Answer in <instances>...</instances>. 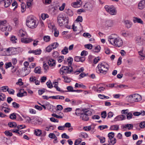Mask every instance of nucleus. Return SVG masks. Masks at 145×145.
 <instances>
[{
  "mask_svg": "<svg viewBox=\"0 0 145 145\" xmlns=\"http://www.w3.org/2000/svg\"><path fill=\"white\" fill-rule=\"evenodd\" d=\"M108 40L111 44L118 47H121L123 44L121 39L115 34L109 36Z\"/></svg>",
  "mask_w": 145,
  "mask_h": 145,
  "instance_id": "f257e3e1",
  "label": "nucleus"
},
{
  "mask_svg": "<svg viewBox=\"0 0 145 145\" xmlns=\"http://www.w3.org/2000/svg\"><path fill=\"white\" fill-rule=\"evenodd\" d=\"M57 22L60 26L63 25H67L69 22L68 18L67 17H65L62 14H60L57 16Z\"/></svg>",
  "mask_w": 145,
  "mask_h": 145,
  "instance_id": "f03ea898",
  "label": "nucleus"
},
{
  "mask_svg": "<svg viewBox=\"0 0 145 145\" xmlns=\"http://www.w3.org/2000/svg\"><path fill=\"white\" fill-rule=\"evenodd\" d=\"M93 111V109H90V110H87L86 108L82 109V113L81 114L80 118L82 120L87 121L89 120V116H91L92 114V111Z\"/></svg>",
  "mask_w": 145,
  "mask_h": 145,
  "instance_id": "7ed1b4c3",
  "label": "nucleus"
},
{
  "mask_svg": "<svg viewBox=\"0 0 145 145\" xmlns=\"http://www.w3.org/2000/svg\"><path fill=\"white\" fill-rule=\"evenodd\" d=\"M97 67L100 73H102L105 74L108 70L109 65L107 63H101L99 64Z\"/></svg>",
  "mask_w": 145,
  "mask_h": 145,
  "instance_id": "20e7f679",
  "label": "nucleus"
},
{
  "mask_svg": "<svg viewBox=\"0 0 145 145\" xmlns=\"http://www.w3.org/2000/svg\"><path fill=\"white\" fill-rule=\"evenodd\" d=\"M26 24L31 29L35 28L37 25L36 21L31 18H29L27 20Z\"/></svg>",
  "mask_w": 145,
  "mask_h": 145,
  "instance_id": "39448f33",
  "label": "nucleus"
},
{
  "mask_svg": "<svg viewBox=\"0 0 145 145\" xmlns=\"http://www.w3.org/2000/svg\"><path fill=\"white\" fill-rule=\"evenodd\" d=\"M72 71L73 68L72 67L63 66L60 69L59 73L61 74H66L71 72Z\"/></svg>",
  "mask_w": 145,
  "mask_h": 145,
  "instance_id": "423d86ee",
  "label": "nucleus"
},
{
  "mask_svg": "<svg viewBox=\"0 0 145 145\" xmlns=\"http://www.w3.org/2000/svg\"><path fill=\"white\" fill-rule=\"evenodd\" d=\"M106 11L111 15H115L116 12L113 7H110L108 5H106L105 7Z\"/></svg>",
  "mask_w": 145,
  "mask_h": 145,
  "instance_id": "0eeeda50",
  "label": "nucleus"
},
{
  "mask_svg": "<svg viewBox=\"0 0 145 145\" xmlns=\"http://www.w3.org/2000/svg\"><path fill=\"white\" fill-rule=\"evenodd\" d=\"M0 29L3 31H10L12 30V28L7 23L5 25L1 27Z\"/></svg>",
  "mask_w": 145,
  "mask_h": 145,
  "instance_id": "6e6552de",
  "label": "nucleus"
},
{
  "mask_svg": "<svg viewBox=\"0 0 145 145\" xmlns=\"http://www.w3.org/2000/svg\"><path fill=\"white\" fill-rule=\"evenodd\" d=\"M84 7L86 10L91 11L93 9V6L91 3L88 2L84 5Z\"/></svg>",
  "mask_w": 145,
  "mask_h": 145,
  "instance_id": "1a4fd4ad",
  "label": "nucleus"
},
{
  "mask_svg": "<svg viewBox=\"0 0 145 145\" xmlns=\"http://www.w3.org/2000/svg\"><path fill=\"white\" fill-rule=\"evenodd\" d=\"M11 48H9L7 49L4 48L2 49L0 52V54L2 56H5L7 55L6 52L9 53L11 51Z\"/></svg>",
  "mask_w": 145,
  "mask_h": 145,
  "instance_id": "9d476101",
  "label": "nucleus"
},
{
  "mask_svg": "<svg viewBox=\"0 0 145 145\" xmlns=\"http://www.w3.org/2000/svg\"><path fill=\"white\" fill-rule=\"evenodd\" d=\"M144 48L142 47L141 50L138 52L139 56V57L141 60L144 59L145 57V55L143 53Z\"/></svg>",
  "mask_w": 145,
  "mask_h": 145,
  "instance_id": "9b49d317",
  "label": "nucleus"
},
{
  "mask_svg": "<svg viewBox=\"0 0 145 145\" xmlns=\"http://www.w3.org/2000/svg\"><path fill=\"white\" fill-rule=\"evenodd\" d=\"M9 127H25V125H17L16 123L14 122H10L8 123Z\"/></svg>",
  "mask_w": 145,
  "mask_h": 145,
  "instance_id": "f8f14e48",
  "label": "nucleus"
},
{
  "mask_svg": "<svg viewBox=\"0 0 145 145\" xmlns=\"http://www.w3.org/2000/svg\"><path fill=\"white\" fill-rule=\"evenodd\" d=\"M41 52V50L40 49H38L35 50H30L29 51V53H33L36 55H39Z\"/></svg>",
  "mask_w": 145,
  "mask_h": 145,
  "instance_id": "ddd939ff",
  "label": "nucleus"
},
{
  "mask_svg": "<svg viewBox=\"0 0 145 145\" xmlns=\"http://www.w3.org/2000/svg\"><path fill=\"white\" fill-rule=\"evenodd\" d=\"M85 59V57H83L76 56L74 57V60L76 62L81 61L82 62H83Z\"/></svg>",
  "mask_w": 145,
  "mask_h": 145,
  "instance_id": "4468645a",
  "label": "nucleus"
},
{
  "mask_svg": "<svg viewBox=\"0 0 145 145\" xmlns=\"http://www.w3.org/2000/svg\"><path fill=\"white\" fill-rule=\"evenodd\" d=\"M21 41L24 43L27 44L31 42L33 40L32 39L30 38H22L21 39Z\"/></svg>",
  "mask_w": 145,
  "mask_h": 145,
  "instance_id": "2eb2a0df",
  "label": "nucleus"
},
{
  "mask_svg": "<svg viewBox=\"0 0 145 145\" xmlns=\"http://www.w3.org/2000/svg\"><path fill=\"white\" fill-rule=\"evenodd\" d=\"M138 7L140 9H142L145 7V0H142L139 3Z\"/></svg>",
  "mask_w": 145,
  "mask_h": 145,
  "instance_id": "dca6fc26",
  "label": "nucleus"
},
{
  "mask_svg": "<svg viewBox=\"0 0 145 145\" xmlns=\"http://www.w3.org/2000/svg\"><path fill=\"white\" fill-rule=\"evenodd\" d=\"M133 97L135 102H137L140 101L142 99L141 96L138 94H135Z\"/></svg>",
  "mask_w": 145,
  "mask_h": 145,
  "instance_id": "f3484780",
  "label": "nucleus"
},
{
  "mask_svg": "<svg viewBox=\"0 0 145 145\" xmlns=\"http://www.w3.org/2000/svg\"><path fill=\"white\" fill-rule=\"evenodd\" d=\"M133 21L134 23H138L141 24H143V22L142 20L137 17H133Z\"/></svg>",
  "mask_w": 145,
  "mask_h": 145,
  "instance_id": "a211bd4d",
  "label": "nucleus"
},
{
  "mask_svg": "<svg viewBox=\"0 0 145 145\" xmlns=\"http://www.w3.org/2000/svg\"><path fill=\"white\" fill-rule=\"evenodd\" d=\"M126 118L125 116L124 115H119L116 117L115 120H122Z\"/></svg>",
  "mask_w": 145,
  "mask_h": 145,
  "instance_id": "6ab92c4d",
  "label": "nucleus"
},
{
  "mask_svg": "<svg viewBox=\"0 0 145 145\" xmlns=\"http://www.w3.org/2000/svg\"><path fill=\"white\" fill-rule=\"evenodd\" d=\"M65 12L69 16H71L73 15V13L72 10L69 8L65 9Z\"/></svg>",
  "mask_w": 145,
  "mask_h": 145,
  "instance_id": "aec40b11",
  "label": "nucleus"
},
{
  "mask_svg": "<svg viewBox=\"0 0 145 145\" xmlns=\"http://www.w3.org/2000/svg\"><path fill=\"white\" fill-rule=\"evenodd\" d=\"M12 0H4L3 3L4 6L5 7H7L9 6Z\"/></svg>",
  "mask_w": 145,
  "mask_h": 145,
  "instance_id": "412c9836",
  "label": "nucleus"
},
{
  "mask_svg": "<svg viewBox=\"0 0 145 145\" xmlns=\"http://www.w3.org/2000/svg\"><path fill=\"white\" fill-rule=\"evenodd\" d=\"M126 98L128 101L129 102L133 103L135 102L133 97V95H130L129 96L127 97Z\"/></svg>",
  "mask_w": 145,
  "mask_h": 145,
  "instance_id": "4be33fe9",
  "label": "nucleus"
},
{
  "mask_svg": "<svg viewBox=\"0 0 145 145\" xmlns=\"http://www.w3.org/2000/svg\"><path fill=\"white\" fill-rule=\"evenodd\" d=\"M82 2L80 3V1H76V2L73 3L72 4V5L74 8H77L80 6V5L81 4Z\"/></svg>",
  "mask_w": 145,
  "mask_h": 145,
  "instance_id": "5701e85b",
  "label": "nucleus"
},
{
  "mask_svg": "<svg viewBox=\"0 0 145 145\" xmlns=\"http://www.w3.org/2000/svg\"><path fill=\"white\" fill-rule=\"evenodd\" d=\"M113 25V22L112 20H107L106 22L105 25L108 27L112 26Z\"/></svg>",
  "mask_w": 145,
  "mask_h": 145,
  "instance_id": "b1692460",
  "label": "nucleus"
},
{
  "mask_svg": "<svg viewBox=\"0 0 145 145\" xmlns=\"http://www.w3.org/2000/svg\"><path fill=\"white\" fill-rule=\"evenodd\" d=\"M48 63L50 66H53L55 65L56 62L54 59H51L48 61Z\"/></svg>",
  "mask_w": 145,
  "mask_h": 145,
  "instance_id": "393cba45",
  "label": "nucleus"
},
{
  "mask_svg": "<svg viewBox=\"0 0 145 145\" xmlns=\"http://www.w3.org/2000/svg\"><path fill=\"white\" fill-rule=\"evenodd\" d=\"M116 142V138H112L109 139L108 140L109 144L113 145L115 144Z\"/></svg>",
  "mask_w": 145,
  "mask_h": 145,
  "instance_id": "a878e982",
  "label": "nucleus"
},
{
  "mask_svg": "<svg viewBox=\"0 0 145 145\" xmlns=\"http://www.w3.org/2000/svg\"><path fill=\"white\" fill-rule=\"evenodd\" d=\"M99 89H97L96 88L95 86H93V89L95 91H96L98 93H100L102 91H103L105 89V88L102 87H99Z\"/></svg>",
  "mask_w": 145,
  "mask_h": 145,
  "instance_id": "bb28decb",
  "label": "nucleus"
},
{
  "mask_svg": "<svg viewBox=\"0 0 145 145\" xmlns=\"http://www.w3.org/2000/svg\"><path fill=\"white\" fill-rule=\"evenodd\" d=\"M125 24L127 28H130L131 25V23L129 20H127L124 21Z\"/></svg>",
  "mask_w": 145,
  "mask_h": 145,
  "instance_id": "cd10ccee",
  "label": "nucleus"
},
{
  "mask_svg": "<svg viewBox=\"0 0 145 145\" xmlns=\"http://www.w3.org/2000/svg\"><path fill=\"white\" fill-rule=\"evenodd\" d=\"M11 131L15 133L16 134L19 135H21L22 134V131L18 129H14Z\"/></svg>",
  "mask_w": 145,
  "mask_h": 145,
  "instance_id": "c85d7f7f",
  "label": "nucleus"
},
{
  "mask_svg": "<svg viewBox=\"0 0 145 145\" xmlns=\"http://www.w3.org/2000/svg\"><path fill=\"white\" fill-rule=\"evenodd\" d=\"M82 109L81 111L79 109H76V110L75 114L76 115L80 116L81 114L82 113Z\"/></svg>",
  "mask_w": 145,
  "mask_h": 145,
  "instance_id": "c756f323",
  "label": "nucleus"
},
{
  "mask_svg": "<svg viewBox=\"0 0 145 145\" xmlns=\"http://www.w3.org/2000/svg\"><path fill=\"white\" fill-rule=\"evenodd\" d=\"M50 37L48 35L44 36L43 37V40L44 41L46 42H48L50 41Z\"/></svg>",
  "mask_w": 145,
  "mask_h": 145,
  "instance_id": "7c9ffc66",
  "label": "nucleus"
},
{
  "mask_svg": "<svg viewBox=\"0 0 145 145\" xmlns=\"http://www.w3.org/2000/svg\"><path fill=\"white\" fill-rule=\"evenodd\" d=\"M21 12L22 13L24 12L26 10V6L24 3L21 4Z\"/></svg>",
  "mask_w": 145,
  "mask_h": 145,
  "instance_id": "2f4dec72",
  "label": "nucleus"
},
{
  "mask_svg": "<svg viewBox=\"0 0 145 145\" xmlns=\"http://www.w3.org/2000/svg\"><path fill=\"white\" fill-rule=\"evenodd\" d=\"M68 52V48L66 46L61 51V53L63 54H66Z\"/></svg>",
  "mask_w": 145,
  "mask_h": 145,
  "instance_id": "473e14b6",
  "label": "nucleus"
},
{
  "mask_svg": "<svg viewBox=\"0 0 145 145\" xmlns=\"http://www.w3.org/2000/svg\"><path fill=\"white\" fill-rule=\"evenodd\" d=\"M136 41L138 43H140L141 44L142 43V39L141 37L140 36H138L136 37Z\"/></svg>",
  "mask_w": 145,
  "mask_h": 145,
  "instance_id": "72a5a7b5",
  "label": "nucleus"
},
{
  "mask_svg": "<svg viewBox=\"0 0 145 145\" xmlns=\"http://www.w3.org/2000/svg\"><path fill=\"white\" fill-rule=\"evenodd\" d=\"M73 61V58L71 57H69L67 59V61L68 62V65L69 66H71Z\"/></svg>",
  "mask_w": 145,
  "mask_h": 145,
  "instance_id": "f704fd0d",
  "label": "nucleus"
},
{
  "mask_svg": "<svg viewBox=\"0 0 145 145\" xmlns=\"http://www.w3.org/2000/svg\"><path fill=\"white\" fill-rule=\"evenodd\" d=\"M127 120H130L132 118L133 116L131 112H128L127 114Z\"/></svg>",
  "mask_w": 145,
  "mask_h": 145,
  "instance_id": "c9c22d12",
  "label": "nucleus"
},
{
  "mask_svg": "<svg viewBox=\"0 0 145 145\" xmlns=\"http://www.w3.org/2000/svg\"><path fill=\"white\" fill-rule=\"evenodd\" d=\"M62 78H64V81L65 82L69 83L71 81L70 78H67L65 76H63Z\"/></svg>",
  "mask_w": 145,
  "mask_h": 145,
  "instance_id": "e433bc0d",
  "label": "nucleus"
},
{
  "mask_svg": "<svg viewBox=\"0 0 145 145\" xmlns=\"http://www.w3.org/2000/svg\"><path fill=\"white\" fill-rule=\"evenodd\" d=\"M16 49L17 48H14L11 47V50L12 54L14 55L17 54L18 52L17 51Z\"/></svg>",
  "mask_w": 145,
  "mask_h": 145,
  "instance_id": "4c0bfd02",
  "label": "nucleus"
},
{
  "mask_svg": "<svg viewBox=\"0 0 145 145\" xmlns=\"http://www.w3.org/2000/svg\"><path fill=\"white\" fill-rule=\"evenodd\" d=\"M41 134V131L40 130H36L35 131V134L37 136H40Z\"/></svg>",
  "mask_w": 145,
  "mask_h": 145,
  "instance_id": "58836bf2",
  "label": "nucleus"
},
{
  "mask_svg": "<svg viewBox=\"0 0 145 145\" xmlns=\"http://www.w3.org/2000/svg\"><path fill=\"white\" fill-rule=\"evenodd\" d=\"M46 84L48 87L50 88H52L53 87V85L51 83V81L50 80H49L46 82Z\"/></svg>",
  "mask_w": 145,
  "mask_h": 145,
  "instance_id": "ea45409f",
  "label": "nucleus"
},
{
  "mask_svg": "<svg viewBox=\"0 0 145 145\" xmlns=\"http://www.w3.org/2000/svg\"><path fill=\"white\" fill-rule=\"evenodd\" d=\"M34 72L36 73L40 74V67H36L35 69Z\"/></svg>",
  "mask_w": 145,
  "mask_h": 145,
  "instance_id": "a19ab883",
  "label": "nucleus"
},
{
  "mask_svg": "<svg viewBox=\"0 0 145 145\" xmlns=\"http://www.w3.org/2000/svg\"><path fill=\"white\" fill-rule=\"evenodd\" d=\"M12 105L13 107L15 108H18L20 107V105L19 104L15 102H13L12 103Z\"/></svg>",
  "mask_w": 145,
  "mask_h": 145,
  "instance_id": "79ce46f5",
  "label": "nucleus"
},
{
  "mask_svg": "<svg viewBox=\"0 0 145 145\" xmlns=\"http://www.w3.org/2000/svg\"><path fill=\"white\" fill-rule=\"evenodd\" d=\"M16 114L15 113H13L10 115L9 118L11 119L14 120L16 119Z\"/></svg>",
  "mask_w": 145,
  "mask_h": 145,
  "instance_id": "37998d69",
  "label": "nucleus"
},
{
  "mask_svg": "<svg viewBox=\"0 0 145 145\" xmlns=\"http://www.w3.org/2000/svg\"><path fill=\"white\" fill-rule=\"evenodd\" d=\"M7 88H8L7 86H2L0 88V91H2L3 92H6L7 90L6 91V90L7 89Z\"/></svg>",
  "mask_w": 145,
  "mask_h": 145,
  "instance_id": "c03bdc74",
  "label": "nucleus"
},
{
  "mask_svg": "<svg viewBox=\"0 0 145 145\" xmlns=\"http://www.w3.org/2000/svg\"><path fill=\"white\" fill-rule=\"evenodd\" d=\"M4 133L7 136L11 137L12 135V133L9 131H6Z\"/></svg>",
  "mask_w": 145,
  "mask_h": 145,
  "instance_id": "a18cd8bd",
  "label": "nucleus"
},
{
  "mask_svg": "<svg viewBox=\"0 0 145 145\" xmlns=\"http://www.w3.org/2000/svg\"><path fill=\"white\" fill-rule=\"evenodd\" d=\"M51 46L53 47L52 49H54L57 47L59 46V44L57 42H54L51 44Z\"/></svg>",
  "mask_w": 145,
  "mask_h": 145,
  "instance_id": "49530a36",
  "label": "nucleus"
},
{
  "mask_svg": "<svg viewBox=\"0 0 145 145\" xmlns=\"http://www.w3.org/2000/svg\"><path fill=\"white\" fill-rule=\"evenodd\" d=\"M24 71L25 73L24 76H25L28 74L30 72V70H29V69H27V68L26 67H24Z\"/></svg>",
  "mask_w": 145,
  "mask_h": 145,
  "instance_id": "de8ad7c7",
  "label": "nucleus"
},
{
  "mask_svg": "<svg viewBox=\"0 0 145 145\" xmlns=\"http://www.w3.org/2000/svg\"><path fill=\"white\" fill-rule=\"evenodd\" d=\"M49 16L47 14H42L41 15V17L42 19L44 20L46 18H48Z\"/></svg>",
  "mask_w": 145,
  "mask_h": 145,
  "instance_id": "09e8293b",
  "label": "nucleus"
},
{
  "mask_svg": "<svg viewBox=\"0 0 145 145\" xmlns=\"http://www.w3.org/2000/svg\"><path fill=\"white\" fill-rule=\"evenodd\" d=\"M25 35V32H24L22 30H20L19 32L18 35L19 37H23Z\"/></svg>",
  "mask_w": 145,
  "mask_h": 145,
  "instance_id": "8fccbe9b",
  "label": "nucleus"
},
{
  "mask_svg": "<svg viewBox=\"0 0 145 145\" xmlns=\"http://www.w3.org/2000/svg\"><path fill=\"white\" fill-rule=\"evenodd\" d=\"M84 47L86 48H88L89 49L91 50L93 46L91 44H88L85 45H84Z\"/></svg>",
  "mask_w": 145,
  "mask_h": 145,
  "instance_id": "3c124183",
  "label": "nucleus"
},
{
  "mask_svg": "<svg viewBox=\"0 0 145 145\" xmlns=\"http://www.w3.org/2000/svg\"><path fill=\"white\" fill-rule=\"evenodd\" d=\"M114 133L112 132L109 133L108 135V137L109 139L114 138Z\"/></svg>",
  "mask_w": 145,
  "mask_h": 145,
  "instance_id": "603ef678",
  "label": "nucleus"
},
{
  "mask_svg": "<svg viewBox=\"0 0 145 145\" xmlns=\"http://www.w3.org/2000/svg\"><path fill=\"white\" fill-rule=\"evenodd\" d=\"M10 40L13 43H16L17 42L16 41L17 40V38L14 36H12Z\"/></svg>",
  "mask_w": 145,
  "mask_h": 145,
  "instance_id": "864d4df0",
  "label": "nucleus"
},
{
  "mask_svg": "<svg viewBox=\"0 0 145 145\" xmlns=\"http://www.w3.org/2000/svg\"><path fill=\"white\" fill-rule=\"evenodd\" d=\"M122 35L125 37H127L131 36L132 35V33H131L126 32L125 33H122Z\"/></svg>",
  "mask_w": 145,
  "mask_h": 145,
  "instance_id": "5fc2aeb1",
  "label": "nucleus"
},
{
  "mask_svg": "<svg viewBox=\"0 0 145 145\" xmlns=\"http://www.w3.org/2000/svg\"><path fill=\"white\" fill-rule=\"evenodd\" d=\"M80 137H81L86 138L88 137V134L86 133H82Z\"/></svg>",
  "mask_w": 145,
  "mask_h": 145,
  "instance_id": "6e6d98bb",
  "label": "nucleus"
},
{
  "mask_svg": "<svg viewBox=\"0 0 145 145\" xmlns=\"http://www.w3.org/2000/svg\"><path fill=\"white\" fill-rule=\"evenodd\" d=\"M83 19L82 16H78L76 18V21L78 22H82V21Z\"/></svg>",
  "mask_w": 145,
  "mask_h": 145,
  "instance_id": "4d7b16f0",
  "label": "nucleus"
},
{
  "mask_svg": "<svg viewBox=\"0 0 145 145\" xmlns=\"http://www.w3.org/2000/svg\"><path fill=\"white\" fill-rule=\"evenodd\" d=\"M106 115V111H104L101 113V117L102 118H105Z\"/></svg>",
  "mask_w": 145,
  "mask_h": 145,
  "instance_id": "13d9d810",
  "label": "nucleus"
},
{
  "mask_svg": "<svg viewBox=\"0 0 145 145\" xmlns=\"http://www.w3.org/2000/svg\"><path fill=\"white\" fill-rule=\"evenodd\" d=\"M12 6L13 7L15 6L14 8L13 9V10H15L18 7V4L16 1H14V2L12 4Z\"/></svg>",
  "mask_w": 145,
  "mask_h": 145,
  "instance_id": "bf43d9fd",
  "label": "nucleus"
},
{
  "mask_svg": "<svg viewBox=\"0 0 145 145\" xmlns=\"http://www.w3.org/2000/svg\"><path fill=\"white\" fill-rule=\"evenodd\" d=\"M49 137L53 139L56 138L57 137L56 135L53 133H50L49 135Z\"/></svg>",
  "mask_w": 145,
  "mask_h": 145,
  "instance_id": "052dcab7",
  "label": "nucleus"
},
{
  "mask_svg": "<svg viewBox=\"0 0 145 145\" xmlns=\"http://www.w3.org/2000/svg\"><path fill=\"white\" fill-rule=\"evenodd\" d=\"M7 91L10 94L13 95L14 93V91L12 89H9L8 88H7Z\"/></svg>",
  "mask_w": 145,
  "mask_h": 145,
  "instance_id": "680f3d73",
  "label": "nucleus"
},
{
  "mask_svg": "<svg viewBox=\"0 0 145 145\" xmlns=\"http://www.w3.org/2000/svg\"><path fill=\"white\" fill-rule=\"evenodd\" d=\"M95 51H94L95 52H99L101 49V47L99 45H98L97 46L95 47Z\"/></svg>",
  "mask_w": 145,
  "mask_h": 145,
  "instance_id": "e2e57ef3",
  "label": "nucleus"
},
{
  "mask_svg": "<svg viewBox=\"0 0 145 145\" xmlns=\"http://www.w3.org/2000/svg\"><path fill=\"white\" fill-rule=\"evenodd\" d=\"M51 46L50 45L48 46L46 48V50L47 52H49L52 50V48H51Z\"/></svg>",
  "mask_w": 145,
  "mask_h": 145,
  "instance_id": "0e129e2a",
  "label": "nucleus"
},
{
  "mask_svg": "<svg viewBox=\"0 0 145 145\" xmlns=\"http://www.w3.org/2000/svg\"><path fill=\"white\" fill-rule=\"evenodd\" d=\"M67 89L68 90V91L69 92H73V88L72 86H68L67 88Z\"/></svg>",
  "mask_w": 145,
  "mask_h": 145,
  "instance_id": "69168bd1",
  "label": "nucleus"
},
{
  "mask_svg": "<svg viewBox=\"0 0 145 145\" xmlns=\"http://www.w3.org/2000/svg\"><path fill=\"white\" fill-rule=\"evenodd\" d=\"M5 65H6L5 67V68L6 69H7L9 67H11L12 66V64L11 62H10L7 63H6L5 64Z\"/></svg>",
  "mask_w": 145,
  "mask_h": 145,
  "instance_id": "338daca9",
  "label": "nucleus"
},
{
  "mask_svg": "<svg viewBox=\"0 0 145 145\" xmlns=\"http://www.w3.org/2000/svg\"><path fill=\"white\" fill-rule=\"evenodd\" d=\"M22 80L21 78L19 79L18 82L16 83V84H19V85L21 86L24 84L23 82H22Z\"/></svg>",
  "mask_w": 145,
  "mask_h": 145,
  "instance_id": "774afa93",
  "label": "nucleus"
}]
</instances>
